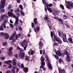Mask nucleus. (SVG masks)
<instances>
[{
  "mask_svg": "<svg viewBox=\"0 0 73 73\" xmlns=\"http://www.w3.org/2000/svg\"><path fill=\"white\" fill-rule=\"evenodd\" d=\"M19 17H17V18H16L15 22L14 24L15 27H17V25H18V24H19Z\"/></svg>",
  "mask_w": 73,
  "mask_h": 73,
  "instance_id": "nucleus-11",
  "label": "nucleus"
},
{
  "mask_svg": "<svg viewBox=\"0 0 73 73\" xmlns=\"http://www.w3.org/2000/svg\"><path fill=\"white\" fill-rule=\"evenodd\" d=\"M0 59L1 60H5V57H1Z\"/></svg>",
  "mask_w": 73,
  "mask_h": 73,
  "instance_id": "nucleus-52",
  "label": "nucleus"
},
{
  "mask_svg": "<svg viewBox=\"0 0 73 73\" xmlns=\"http://www.w3.org/2000/svg\"><path fill=\"white\" fill-rule=\"evenodd\" d=\"M12 49H13V47H12V46H11L9 48V51L10 52H12Z\"/></svg>",
  "mask_w": 73,
  "mask_h": 73,
  "instance_id": "nucleus-34",
  "label": "nucleus"
},
{
  "mask_svg": "<svg viewBox=\"0 0 73 73\" xmlns=\"http://www.w3.org/2000/svg\"><path fill=\"white\" fill-rule=\"evenodd\" d=\"M41 66H45V63L44 62H41Z\"/></svg>",
  "mask_w": 73,
  "mask_h": 73,
  "instance_id": "nucleus-38",
  "label": "nucleus"
},
{
  "mask_svg": "<svg viewBox=\"0 0 73 73\" xmlns=\"http://www.w3.org/2000/svg\"><path fill=\"white\" fill-rule=\"evenodd\" d=\"M47 10L49 11L51 13H52L53 12V11L51 9V8L48 7L47 8Z\"/></svg>",
  "mask_w": 73,
  "mask_h": 73,
  "instance_id": "nucleus-29",
  "label": "nucleus"
},
{
  "mask_svg": "<svg viewBox=\"0 0 73 73\" xmlns=\"http://www.w3.org/2000/svg\"><path fill=\"white\" fill-rule=\"evenodd\" d=\"M3 30H4V27L3 26H0V31H3Z\"/></svg>",
  "mask_w": 73,
  "mask_h": 73,
  "instance_id": "nucleus-40",
  "label": "nucleus"
},
{
  "mask_svg": "<svg viewBox=\"0 0 73 73\" xmlns=\"http://www.w3.org/2000/svg\"><path fill=\"white\" fill-rule=\"evenodd\" d=\"M5 19H8V17L6 14L2 15L1 17H0V22L4 20Z\"/></svg>",
  "mask_w": 73,
  "mask_h": 73,
  "instance_id": "nucleus-4",
  "label": "nucleus"
},
{
  "mask_svg": "<svg viewBox=\"0 0 73 73\" xmlns=\"http://www.w3.org/2000/svg\"><path fill=\"white\" fill-rule=\"evenodd\" d=\"M58 38L56 35H54V41H56Z\"/></svg>",
  "mask_w": 73,
  "mask_h": 73,
  "instance_id": "nucleus-17",
  "label": "nucleus"
},
{
  "mask_svg": "<svg viewBox=\"0 0 73 73\" xmlns=\"http://www.w3.org/2000/svg\"><path fill=\"white\" fill-rule=\"evenodd\" d=\"M21 68H24V64H21Z\"/></svg>",
  "mask_w": 73,
  "mask_h": 73,
  "instance_id": "nucleus-61",
  "label": "nucleus"
},
{
  "mask_svg": "<svg viewBox=\"0 0 73 73\" xmlns=\"http://www.w3.org/2000/svg\"><path fill=\"white\" fill-rule=\"evenodd\" d=\"M16 32H15L13 33V36H13V37H15V36H16Z\"/></svg>",
  "mask_w": 73,
  "mask_h": 73,
  "instance_id": "nucleus-43",
  "label": "nucleus"
},
{
  "mask_svg": "<svg viewBox=\"0 0 73 73\" xmlns=\"http://www.w3.org/2000/svg\"><path fill=\"white\" fill-rule=\"evenodd\" d=\"M64 54L66 56V60L67 61L69 62L71 61V59H70V54L68 51V49H66L64 50Z\"/></svg>",
  "mask_w": 73,
  "mask_h": 73,
  "instance_id": "nucleus-2",
  "label": "nucleus"
},
{
  "mask_svg": "<svg viewBox=\"0 0 73 73\" xmlns=\"http://www.w3.org/2000/svg\"><path fill=\"white\" fill-rule=\"evenodd\" d=\"M37 18H35L34 19V23L35 25H38L39 24V23L37 21Z\"/></svg>",
  "mask_w": 73,
  "mask_h": 73,
  "instance_id": "nucleus-13",
  "label": "nucleus"
},
{
  "mask_svg": "<svg viewBox=\"0 0 73 73\" xmlns=\"http://www.w3.org/2000/svg\"><path fill=\"white\" fill-rule=\"evenodd\" d=\"M35 51H34L33 50L31 51L30 52V54H31V55H33L34 54H35Z\"/></svg>",
  "mask_w": 73,
  "mask_h": 73,
  "instance_id": "nucleus-36",
  "label": "nucleus"
},
{
  "mask_svg": "<svg viewBox=\"0 0 73 73\" xmlns=\"http://www.w3.org/2000/svg\"><path fill=\"white\" fill-rule=\"evenodd\" d=\"M31 25H32V28H34V27H35V24H34V23H32Z\"/></svg>",
  "mask_w": 73,
  "mask_h": 73,
  "instance_id": "nucleus-53",
  "label": "nucleus"
},
{
  "mask_svg": "<svg viewBox=\"0 0 73 73\" xmlns=\"http://www.w3.org/2000/svg\"><path fill=\"white\" fill-rule=\"evenodd\" d=\"M44 19L46 20V21L48 23H50V21H51V19L48 17H44Z\"/></svg>",
  "mask_w": 73,
  "mask_h": 73,
  "instance_id": "nucleus-9",
  "label": "nucleus"
},
{
  "mask_svg": "<svg viewBox=\"0 0 73 73\" xmlns=\"http://www.w3.org/2000/svg\"><path fill=\"white\" fill-rule=\"evenodd\" d=\"M18 57L20 58H24L25 57V53L24 52L19 53L18 55Z\"/></svg>",
  "mask_w": 73,
  "mask_h": 73,
  "instance_id": "nucleus-6",
  "label": "nucleus"
},
{
  "mask_svg": "<svg viewBox=\"0 0 73 73\" xmlns=\"http://www.w3.org/2000/svg\"><path fill=\"white\" fill-rule=\"evenodd\" d=\"M58 43L56 42V41H54L53 44V46H58Z\"/></svg>",
  "mask_w": 73,
  "mask_h": 73,
  "instance_id": "nucleus-24",
  "label": "nucleus"
},
{
  "mask_svg": "<svg viewBox=\"0 0 73 73\" xmlns=\"http://www.w3.org/2000/svg\"><path fill=\"white\" fill-rule=\"evenodd\" d=\"M25 59L27 61L29 60V57L28 56H25Z\"/></svg>",
  "mask_w": 73,
  "mask_h": 73,
  "instance_id": "nucleus-33",
  "label": "nucleus"
},
{
  "mask_svg": "<svg viewBox=\"0 0 73 73\" xmlns=\"http://www.w3.org/2000/svg\"><path fill=\"white\" fill-rule=\"evenodd\" d=\"M12 62V61L11 60H8L7 61H5V64H10V63H11Z\"/></svg>",
  "mask_w": 73,
  "mask_h": 73,
  "instance_id": "nucleus-26",
  "label": "nucleus"
},
{
  "mask_svg": "<svg viewBox=\"0 0 73 73\" xmlns=\"http://www.w3.org/2000/svg\"><path fill=\"white\" fill-rule=\"evenodd\" d=\"M66 26L67 28H68V29H69V28L70 26H69V25L68 24H66Z\"/></svg>",
  "mask_w": 73,
  "mask_h": 73,
  "instance_id": "nucleus-56",
  "label": "nucleus"
},
{
  "mask_svg": "<svg viewBox=\"0 0 73 73\" xmlns=\"http://www.w3.org/2000/svg\"><path fill=\"white\" fill-rule=\"evenodd\" d=\"M11 5H9V7H8V9L9 10H10V9H11Z\"/></svg>",
  "mask_w": 73,
  "mask_h": 73,
  "instance_id": "nucleus-57",
  "label": "nucleus"
},
{
  "mask_svg": "<svg viewBox=\"0 0 73 73\" xmlns=\"http://www.w3.org/2000/svg\"><path fill=\"white\" fill-rule=\"evenodd\" d=\"M19 8H19L20 9H21V10H23V5H19Z\"/></svg>",
  "mask_w": 73,
  "mask_h": 73,
  "instance_id": "nucleus-35",
  "label": "nucleus"
},
{
  "mask_svg": "<svg viewBox=\"0 0 73 73\" xmlns=\"http://www.w3.org/2000/svg\"><path fill=\"white\" fill-rule=\"evenodd\" d=\"M40 68H42L43 70H46V68H45V67L44 66H40Z\"/></svg>",
  "mask_w": 73,
  "mask_h": 73,
  "instance_id": "nucleus-27",
  "label": "nucleus"
},
{
  "mask_svg": "<svg viewBox=\"0 0 73 73\" xmlns=\"http://www.w3.org/2000/svg\"><path fill=\"white\" fill-rule=\"evenodd\" d=\"M14 38V37H13L12 36H11L10 37H9V39L10 40H13V39Z\"/></svg>",
  "mask_w": 73,
  "mask_h": 73,
  "instance_id": "nucleus-47",
  "label": "nucleus"
},
{
  "mask_svg": "<svg viewBox=\"0 0 73 73\" xmlns=\"http://www.w3.org/2000/svg\"><path fill=\"white\" fill-rule=\"evenodd\" d=\"M67 39H66V37H63V40L64 41V42H69L67 40H66Z\"/></svg>",
  "mask_w": 73,
  "mask_h": 73,
  "instance_id": "nucleus-23",
  "label": "nucleus"
},
{
  "mask_svg": "<svg viewBox=\"0 0 73 73\" xmlns=\"http://www.w3.org/2000/svg\"><path fill=\"white\" fill-rule=\"evenodd\" d=\"M68 41L71 43H73V41H72V38H69L68 39Z\"/></svg>",
  "mask_w": 73,
  "mask_h": 73,
  "instance_id": "nucleus-28",
  "label": "nucleus"
},
{
  "mask_svg": "<svg viewBox=\"0 0 73 73\" xmlns=\"http://www.w3.org/2000/svg\"><path fill=\"white\" fill-rule=\"evenodd\" d=\"M8 21V19H5L4 21V22H3V24H6L7 23V21Z\"/></svg>",
  "mask_w": 73,
  "mask_h": 73,
  "instance_id": "nucleus-42",
  "label": "nucleus"
},
{
  "mask_svg": "<svg viewBox=\"0 0 73 73\" xmlns=\"http://www.w3.org/2000/svg\"><path fill=\"white\" fill-rule=\"evenodd\" d=\"M27 46H28V45H26L24 47V50H26V48H27Z\"/></svg>",
  "mask_w": 73,
  "mask_h": 73,
  "instance_id": "nucleus-62",
  "label": "nucleus"
},
{
  "mask_svg": "<svg viewBox=\"0 0 73 73\" xmlns=\"http://www.w3.org/2000/svg\"><path fill=\"white\" fill-rule=\"evenodd\" d=\"M4 37L5 38V39H8V38H9V34L7 33L6 35H5Z\"/></svg>",
  "mask_w": 73,
  "mask_h": 73,
  "instance_id": "nucleus-21",
  "label": "nucleus"
},
{
  "mask_svg": "<svg viewBox=\"0 0 73 73\" xmlns=\"http://www.w3.org/2000/svg\"><path fill=\"white\" fill-rule=\"evenodd\" d=\"M20 12L21 13V15H24V14H25V13H24V12H23L22 11V10L21 11H20Z\"/></svg>",
  "mask_w": 73,
  "mask_h": 73,
  "instance_id": "nucleus-41",
  "label": "nucleus"
},
{
  "mask_svg": "<svg viewBox=\"0 0 73 73\" xmlns=\"http://www.w3.org/2000/svg\"><path fill=\"white\" fill-rule=\"evenodd\" d=\"M38 45L40 47H41L44 45V44L42 41H40L39 42Z\"/></svg>",
  "mask_w": 73,
  "mask_h": 73,
  "instance_id": "nucleus-19",
  "label": "nucleus"
},
{
  "mask_svg": "<svg viewBox=\"0 0 73 73\" xmlns=\"http://www.w3.org/2000/svg\"><path fill=\"white\" fill-rule=\"evenodd\" d=\"M56 54L58 55L59 56H62V54L61 53V52L60 51L58 50L56 52Z\"/></svg>",
  "mask_w": 73,
  "mask_h": 73,
  "instance_id": "nucleus-14",
  "label": "nucleus"
},
{
  "mask_svg": "<svg viewBox=\"0 0 73 73\" xmlns=\"http://www.w3.org/2000/svg\"><path fill=\"white\" fill-rule=\"evenodd\" d=\"M58 70L59 73H66L65 70L64 69H61V68H58Z\"/></svg>",
  "mask_w": 73,
  "mask_h": 73,
  "instance_id": "nucleus-8",
  "label": "nucleus"
},
{
  "mask_svg": "<svg viewBox=\"0 0 73 73\" xmlns=\"http://www.w3.org/2000/svg\"><path fill=\"white\" fill-rule=\"evenodd\" d=\"M23 70L25 73L28 72V68L25 67L23 68Z\"/></svg>",
  "mask_w": 73,
  "mask_h": 73,
  "instance_id": "nucleus-20",
  "label": "nucleus"
},
{
  "mask_svg": "<svg viewBox=\"0 0 73 73\" xmlns=\"http://www.w3.org/2000/svg\"><path fill=\"white\" fill-rule=\"evenodd\" d=\"M48 68H49L50 69H52V65L51 64H50V62H48Z\"/></svg>",
  "mask_w": 73,
  "mask_h": 73,
  "instance_id": "nucleus-15",
  "label": "nucleus"
},
{
  "mask_svg": "<svg viewBox=\"0 0 73 73\" xmlns=\"http://www.w3.org/2000/svg\"><path fill=\"white\" fill-rule=\"evenodd\" d=\"M5 3V0H1V3L0 4V12L3 13L4 12V10L3 8H4V5Z\"/></svg>",
  "mask_w": 73,
  "mask_h": 73,
  "instance_id": "nucleus-1",
  "label": "nucleus"
},
{
  "mask_svg": "<svg viewBox=\"0 0 73 73\" xmlns=\"http://www.w3.org/2000/svg\"><path fill=\"white\" fill-rule=\"evenodd\" d=\"M45 5L46 8L49 7V4H48V3H46V4Z\"/></svg>",
  "mask_w": 73,
  "mask_h": 73,
  "instance_id": "nucleus-51",
  "label": "nucleus"
},
{
  "mask_svg": "<svg viewBox=\"0 0 73 73\" xmlns=\"http://www.w3.org/2000/svg\"><path fill=\"white\" fill-rule=\"evenodd\" d=\"M12 51H9L7 52V54H8V55L9 56H11L12 54Z\"/></svg>",
  "mask_w": 73,
  "mask_h": 73,
  "instance_id": "nucleus-25",
  "label": "nucleus"
},
{
  "mask_svg": "<svg viewBox=\"0 0 73 73\" xmlns=\"http://www.w3.org/2000/svg\"><path fill=\"white\" fill-rule=\"evenodd\" d=\"M56 41H57V42H58L60 44L62 43L61 40V39L59 37L58 38V39H57V40H56Z\"/></svg>",
  "mask_w": 73,
  "mask_h": 73,
  "instance_id": "nucleus-16",
  "label": "nucleus"
},
{
  "mask_svg": "<svg viewBox=\"0 0 73 73\" xmlns=\"http://www.w3.org/2000/svg\"><path fill=\"white\" fill-rule=\"evenodd\" d=\"M58 61L59 62V63L60 64V63H61V62H62V60L61 58H60L59 60H58Z\"/></svg>",
  "mask_w": 73,
  "mask_h": 73,
  "instance_id": "nucleus-49",
  "label": "nucleus"
},
{
  "mask_svg": "<svg viewBox=\"0 0 73 73\" xmlns=\"http://www.w3.org/2000/svg\"><path fill=\"white\" fill-rule=\"evenodd\" d=\"M21 10L19 8L17 9L16 10H15V12L16 13V15L19 17V16H20V13H18L17 12H20Z\"/></svg>",
  "mask_w": 73,
  "mask_h": 73,
  "instance_id": "nucleus-7",
  "label": "nucleus"
},
{
  "mask_svg": "<svg viewBox=\"0 0 73 73\" xmlns=\"http://www.w3.org/2000/svg\"><path fill=\"white\" fill-rule=\"evenodd\" d=\"M18 35H16L15 36V38L16 39V40H17V39H18Z\"/></svg>",
  "mask_w": 73,
  "mask_h": 73,
  "instance_id": "nucleus-59",
  "label": "nucleus"
},
{
  "mask_svg": "<svg viewBox=\"0 0 73 73\" xmlns=\"http://www.w3.org/2000/svg\"><path fill=\"white\" fill-rule=\"evenodd\" d=\"M27 44V41H26V40H24L21 43V45L23 47H24V46L26 45Z\"/></svg>",
  "mask_w": 73,
  "mask_h": 73,
  "instance_id": "nucleus-10",
  "label": "nucleus"
},
{
  "mask_svg": "<svg viewBox=\"0 0 73 73\" xmlns=\"http://www.w3.org/2000/svg\"><path fill=\"white\" fill-rule=\"evenodd\" d=\"M9 65L10 66H9L8 67V68H11L12 67V65L11 64H9Z\"/></svg>",
  "mask_w": 73,
  "mask_h": 73,
  "instance_id": "nucleus-63",
  "label": "nucleus"
},
{
  "mask_svg": "<svg viewBox=\"0 0 73 73\" xmlns=\"http://www.w3.org/2000/svg\"><path fill=\"white\" fill-rule=\"evenodd\" d=\"M51 38H52H52L53 37V35H54V33H53V32H51Z\"/></svg>",
  "mask_w": 73,
  "mask_h": 73,
  "instance_id": "nucleus-39",
  "label": "nucleus"
},
{
  "mask_svg": "<svg viewBox=\"0 0 73 73\" xmlns=\"http://www.w3.org/2000/svg\"><path fill=\"white\" fill-rule=\"evenodd\" d=\"M40 26H37L36 28L35 27L34 28V30L36 32V33H37L39 31H40Z\"/></svg>",
  "mask_w": 73,
  "mask_h": 73,
  "instance_id": "nucleus-12",
  "label": "nucleus"
},
{
  "mask_svg": "<svg viewBox=\"0 0 73 73\" xmlns=\"http://www.w3.org/2000/svg\"><path fill=\"white\" fill-rule=\"evenodd\" d=\"M17 68V66L16 65H15V66H13V67L12 69H15V68Z\"/></svg>",
  "mask_w": 73,
  "mask_h": 73,
  "instance_id": "nucleus-54",
  "label": "nucleus"
},
{
  "mask_svg": "<svg viewBox=\"0 0 73 73\" xmlns=\"http://www.w3.org/2000/svg\"><path fill=\"white\" fill-rule=\"evenodd\" d=\"M60 11H58V10H56L54 11V13L55 15H58V13Z\"/></svg>",
  "mask_w": 73,
  "mask_h": 73,
  "instance_id": "nucleus-18",
  "label": "nucleus"
},
{
  "mask_svg": "<svg viewBox=\"0 0 73 73\" xmlns=\"http://www.w3.org/2000/svg\"><path fill=\"white\" fill-rule=\"evenodd\" d=\"M15 61H16L15 59H14L13 60V64L14 66L16 65L17 63Z\"/></svg>",
  "mask_w": 73,
  "mask_h": 73,
  "instance_id": "nucleus-22",
  "label": "nucleus"
},
{
  "mask_svg": "<svg viewBox=\"0 0 73 73\" xmlns=\"http://www.w3.org/2000/svg\"><path fill=\"white\" fill-rule=\"evenodd\" d=\"M11 72H12L13 73H15V69H13H13L11 70Z\"/></svg>",
  "mask_w": 73,
  "mask_h": 73,
  "instance_id": "nucleus-50",
  "label": "nucleus"
},
{
  "mask_svg": "<svg viewBox=\"0 0 73 73\" xmlns=\"http://www.w3.org/2000/svg\"><path fill=\"white\" fill-rule=\"evenodd\" d=\"M40 54H42V52H43V50H40Z\"/></svg>",
  "mask_w": 73,
  "mask_h": 73,
  "instance_id": "nucleus-55",
  "label": "nucleus"
},
{
  "mask_svg": "<svg viewBox=\"0 0 73 73\" xmlns=\"http://www.w3.org/2000/svg\"><path fill=\"white\" fill-rule=\"evenodd\" d=\"M67 4L68 5H66V6L67 8L69 9L70 7L72 8L73 7V2H72L67 1Z\"/></svg>",
  "mask_w": 73,
  "mask_h": 73,
  "instance_id": "nucleus-3",
  "label": "nucleus"
},
{
  "mask_svg": "<svg viewBox=\"0 0 73 73\" xmlns=\"http://www.w3.org/2000/svg\"><path fill=\"white\" fill-rule=\"evenodd\" d=\"M63 17L64 19H67V17L66 16V15H64L63 16Z\"/></svg>",
  "mask_w": 73,
  "mask_h": 73,
  "instance_id": "nucleus-44",
  "label": "nucleus"
},
{
  "mask_svg": "<svg viewBox=\"0 0 73 73\" xmlns=\"http://www.w3.org/2000/svg\"><path fill=\"white\" fill-rule=\"evenodd\" d=\"M41 62H44L45 61V58L42 56L41 57Z\"/></svg>",
  "mask_w": 73,
  "mask_h": 73,
  "instance_id": "nucleus-30",
  "label": "nucleus"
},
{
  "mask_svg": "<svg viewBox=\"0 0 73 73\" xmlns=\"http://www.w3.org/2000/svg\"><path fill=\"white\" fill-rule=\"evenodd\" d=\"M60 7L62 10H64V6L62 5H60Z\"/></svg>",
  "mask_w": 73,
  "mask_h": 73,
  "instance_id": "nucleus-32",
  "label": "nucleus"
},
{
  "mask_svg": "<svg viewBox=\"0 0 73 73\" xmlns=\"http://www.w3.org/2000/svg\"><path fill=\"white\" fill-rule=\"evenodd\" d=\"M42 1H43V3L44 5H45V4L46 3V1L45 0H42Z\"/></svg>",
  "mask_w": 73,
  "mask_h": 73,
  "instance_id": "nucleus-45",
  "label": "nucleus"
},
{
  "mask_svg": "<svg viewBox=\"0 0 73 73\" xmlns=\"http://www.w3.org/2000/svg\"><path fill=\"white\" fill-rule=\"evenodd\" d=\"M52 6H53V5H52V4L50 3L48 5V7H52Z\"/></svg>",
  "mask_w": 73,
  "mask_h": 73,
  "instance_id": "nucleus-58",
  "label": "nucleus"
},
{
  "mask_svg": "<svg viewBox=\"0 0 73 73\" xmlns=\"http://www.w3.org/2000/svg\"><path fill=\"white\" fill-rule=\"evenodd\" d=\"M8 14L9 17L11 16V17H14V18H15L16 19L18 17H17V18L16 16L13 14V13L11 12L10 11H9L8 12Z\"/></svg>",
  "mask_w": 73,
  "mask_h": 73,
  "instance_id": "nucleus-5",
  "label": "nucleus"
},
{
  "mask_svg": "<svg viewBox=\"0 0 73 73\" xmlns=\"http://www.w3.org/2000/svg\"><path fill=\"white\" fill-rule=\"evenodd\" d=\"M7 33H4L3 32H2L1 33V35L3 36L4 37L5 35H7Z\"/></svg>",
  "mask_w": 73,
  "mask_h": 73,
  "instance_id": "nucleus-31",
  "label": "nucleus"
},
{
  "mask_svg": "<svg viewBox=\"0 0 73 73\" xmlns=\"http://www.w3.org/2000/svg\"><path fill=\"white\" fill-rule=\"evenodd\" d=\"M24 50L23 49H21L19 51L20 53H23L22 52H24Z\"/></svg>",
  "mask_w": 73,
  "mask_h": 73,
  "instance_id": "nucleus-46",
  "label": "nucleus"
},
{
  "mask_svg": "<svg viewBox=\"0 0 73 73\" xmlns=\"http://www.w3.org/2000/svg\"><path fill=\"white\" fill-rule=\"evenodd\" d=\"M54 56L56 59H58L59 58V57L58 56L56 55V54H55L54 55Z\"/></svg>",
  "mask_w": 73,
  "mask_h": 73,
  "instance_id": "nucleus-48",
  "label": "nucleus"
},
{
  "mask_svg": "<svg viewBox=\"0 0 73 73\" xmlns=\"http://www.w3.org/2000/svg\"><path fill=\"white\" fill-rule=\"evenodd\" d=\"M18 28L19 30H20V31H21L22 29V28H21V27L20 26H19L18 27Z\"/></svg>",
  "mask_w": 73,
  "mask_h": 73,
  "instance_id": "nucleus-64",
  "label": "nucleus"
},
{
  "mask_svg": "<svg viewBox=\"0 0 73 73\" xmlns=\"http://www.w3.org/2000/svg\"><path fill=\"white\" fill-rule=\"evenodd\" d=\"M7 45V42H4L3 43V45L4 46H6Z\"/></svg>",
  "mask_w": 73,
  "mask_h": 73,
  "instance_id": "nucleus-37",
  "label": "nucleus"
},
{
  "mask_svg": "<svg viewBox=\"0 0 73 73\" xmlns=\"http://www.w3.org/2000/svg\"><path fill=\"white\" fill-rule=\"evenodd\" d=\"M9 25H10V27H14V26H13V25L11 23L9 24Z\"/></svg>",
  "mask_w": 73,
  "mask_h": 73,
  "instance_id": "nucleus-60",
  "label": "nucleus"
}]
</instances>
